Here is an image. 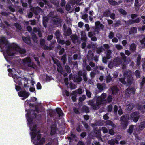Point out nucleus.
<instances>
[{
	"label": "nucleus",
	"instance_id": "nucleus-1",
	"mask_svg": "<svg viewBox=\"0 0 145 145\" xmlns=\"http://www.w3.org/2000/svg\"><path fill=\"white\" fill-rule=\"evenodd\" d=\"M38 111V107H36L35 110L28 111L26 116L28 121V125L31 131L30 135L31 136V141L34 145H42L45 142L44 139V138H41L40 132L37 130L36 125L34 123L32 118H31V116L33 118L36 117V113Z\"/></svg>",
	"mask_w": 145,
	"mask_h": 145
},
{
	"label": "nucleus",
	"instance_id": "nucleus-2",
	"mask_svg": "<svg viewBox=\"0 0 145 145\" xmlns=\"http://www.w3.org/2000/svg\"><path fill=\"white\" fill-rule=\"evenodd\" d=\"M3 47L6 48V50L3 51V54L7 61L10 57L13 55L16 52L22 54L26 52L25 49L20 48L16 44H9L5 38L2 37L0 39V47L2 48Z\"/></svg>",
	"mask_w": 145,
	"mask_h": 145
},
{
	"label": "nucleus",
	"instance_id": "nucleus-3",
	"mask_svg": "<svg viewBox=\"0 0 145 145\" xmlns=\"http://www.w3.org/2000/svg\"><path fill=\"white\" fill-rule=\"evenodd\" d=\"M106 96V95L105 93H103L101 96L98 97L96 102V104L94 103V102L93 100L90 101L88 102V104L92 106L93 109H97L99 108V105H103L105 104L107 102V101L105 98Z\"/></svg>",
	"mask_w": 145,
	"mask_h": 145
},
{
	"label": "nucleus",
	"instance_id": "nucleus-4",
	"mask_svg": "<svg viewBox=\"0 0 145 145\" xmlns=\"http://www.w3.org/2000/svg\"><path fill=\"white\" fill-rule=\"evenodd\" d=\"M120 55L124 62L122 63L121 62V60L120 58H116L112 62H110L109 64L108 65L109 67L112 68L114 67H116L120 64L123 66L125 65V63H126V58L125 54L123 53H121Z\"/></svg>",
	"mask_w": 145,
	"mask_h": 145
},
{
	"label": "nucleus",
	"instance_id": "nucleus-5",
	"mask_svg": "<svg viewBox=\"0 0 145 145\" xmlns=\"http://www.w3.org/2000/svg\"><path fill=\"white\" fill-rule=\"evenodd\" d=\"M124 77L119 79L120 81L124 84H130L133 80L130 71L127 73L126 72L124 74Z\"/></svg>",
	"mask_w": 145,
	"mask_h": 145
},
{
	"label": "nucleus",
	"instance_id": "nucleus-6",
	"mask_svg": "<svg viewBox=\"0 0 145 145\" xmlns=\"http://www.w3.org/2000/svg\"><path fill=\"white\" fill-rule=\"evenodd\" d=\"M8 71L9 72V76H12L13 78L14 82L19 85H20L21 78L18 77L16 74H15L16 71L15 69H8Z\"/></svg>",
	"mask_w": 145,
	"mask_h": 145
},
{
	"label": "nucleus",
	"instance_id": "nucleus-7",
	"mask_svg": "<svg viewBox=\"0 0 145 145\" xmlns=\"http://www.w3.org/2000/svg\"><path fill=\"white\" fill-rule=\"evenodd\" d=\"M22 61V66L24 69L27 67H29L34 69L36 68V66L31 61L29 57L23 59Z\"/></svg>",
	"mask_w": 145,
	"mask_h": 145
},
{
	"label": "nucleus",
	"instance_id": "nucleus-8",
	"mask_svg": "<svg viewBox=\"0 0 145 145\" xmlns=\"http://www.w3.org/2000/svg\"><path fill=\"white\" fill-rule=\"evenodd\" d=\"M129 119L128 115H125L122 116L120 119L121 121V125L123 128L125 129L128 124V120Z\"/></svg>",
	"mask_w": 145,
	"mask_h": 145
},
{
	"label": "nucleus",
	"instance_id": "nucleus-9",
	"mask_svg": "<svg viewBox=\"0 0 145 145\" xmlns=\"http://www.w3.org/2000/svg\"><path fill=\"white\" fill-rule=\"evenodd\" d=\"M18 95L21 98L22 100H24L27 98L29 95V93L26 92L25 90H22L18 93Z\"/></svg>",
	"mask_w": 145,
	"mask_h": 145
},
{
	"label": "nucleus",
	"instance_id": "nucleus-10",
	"mask_svg": "<svg viewBox=\"0 0 145 145\" xmlns=\"http://www.w3.org/2000/svg\"><path fill=\"white\" fill-rule=\"evenodd\" d=\"M139 117V112H135L131 114L130 118L133 120V121L135 122H136L138 121Z\"/></svg>",
	"mask_w": 145,
	"mask_h": 145
},
{
	"label": "nucleus",
	"instance_id": "nucleus-11",
	"mask_svg": "<svg viewBox=\"0 0 145 145\" xmlns=\"http://www.w3.org/2000/svg\"><path fill=\"white\" fill-rule=\"evenodd\" d=\"M95 31L98 32L101 30H102L103 28V25L99 21H97L95 23Z\"/></svg>",
	"mask_w": 145,
	"mask_h": 145
},
{
	"label": "nucleus",
	"instance_id": "nucleus-12",
	"mask_svg": "<svg viewBox=\"0 0 145 145\" xmlns=\"http://www.w3.org/2000/svg\"><path fill=\"white\" fill-rule=\"evenodd\" d=\"M60 33L59 31H57L55 33V35L57 39V41L59 43L61 44H64L65 42L64 40H61L59 38Z\"/></svg>",
	"mask_w": 145,
	"mask_h": 145
},
{
	"label": "nucleus",
	"instance_id": "nucleus-13",
	"mask_svg": "<svg viewBox=\"0 0 145 145\" xmlns=\"http://www.w3.org/2000/svg\"><path fill=\"white\" fill-rule=\"evenodd\" d=\"M45 40L44 39H41L40 41V44L42 46V48L45 50H50L53 48V46H51L50 47H48L44 45L45 43Z\"/></svg>",
	"mask_w": 145,
	"mask_h": 145
},
{
	"label": "nucleus",
	"instance_id": "nucleus-14",
	"mask_svg": "<svg viewBox=\"0 0 145 145\" xmlns=\"http://www.w3.org/2000/svg\"><path fill=\"white\" fill-rule=\"evenodd\" d=\"M111 53V51L110 50H108L107 52L106 57H103V63H106L107 61V59H110L111 57L110 56V54Z\"/></svg>",
	"mask_w": 145,
	"mask_h": 145
},
{
	"label": "nucleus",
	"instance_id": "nucleus-15",
	"mask_svg": "<svg viewBox=\"0 0 145 145\" xmlns=\"http://www.w3.org/2000/svg\"><path fill=\"white\" fill-rule=\"evenodd\" d=\"M54 63L56 64L57 66V69L58 72L60 73H61L63 72V69L61 67L59 61L58 60H56L54 61Z\"/></svg>",
	"mask_w": 145,
	"mask_h": 145
},
{
	"label": "nucleus",
	"instance_id": "nucleus-16",
	"mask_svg": "<svg viewBox=\"0 0 145 145\" xmlns=\"http://www.w3.org/2000/svg\"><path fill=\"white\" fill-rule=\"evenodd\" d=\"M63 26L64 29L65 30L64 33V35L66 36L70 35L72 33V31L71 29L70 28H69L67 30H66V29H65V25H64Z\"/></svg>",
	"mask_w": 145,
	"mask_h": 145
},
{
	"label": "nucleus",
	"instance_id": "nucleus-17",
	"mask_svg": "<svg viewBox=\"0 0 145 145\" xmlns=\"http://www.w3.org/2000/svg\"><path fill=\"white\" fill-rule=\"evenodd\" d=\"M56 125L55 123L51 127V135H54L55 133L56 130Z\"/></svg>",
	"mask_w": 145,
	"mask_h": 145
},
{
	"label": "nucleus",
	"instance_id": "nucleus-18",
	"mask_svg": "<svg viewBox=\"0 0 145 145\" xmlns=\"http://www.w3.org/2000/svg\"><path fill=\"white\" fill-rule=\"evenodd\" d=\"M135 90L133 88H128L126 90L127 93L129 94H133L135 93Z\"/></svg>",
	"mask_w": 145,
	"mask_h": 145
},
{
	"label": "nucleus",
	"instance_id": "nucleus-19",
	"mask_svg": "<svg viewBox=\"0 0 145 145\" xmlns=\"http://www.w3.org/2000/svg\"><path fill=\"white\" fill-rule=\"evenodd\" d=\"M78 75L79 76V77L78 78H74L73 80L74 81L76 82H80L82 80V78L81 77V76L82 75L81 72L79 71L78 73Z\"/></svg>",
	"mask_w": 145,
	"mask_h": 145
},
{
	"label": "nucleus",
	"instance_id": "nucleus-20",
	"mask_svg": "<svg viewBox=\"0 0 145 145\" xmlns=\"http://www.w3.org/2000/svg\"><path fill=\"white\" fill-rule=\"evenodd\" d=\"M136 126L133 125H131L129 127L128 130V132L129 134L132 133L134 130L136 129Z\"/></svg>",
	"mask_w": 145,
	"mask_h": 145
},
{
	"label": "nucleus",
	"instance_id": "nucleus-21",
	"mask_svg": "<svg viewBox=\"0 0 145 145\" xmlns=\"http://www.w3.org/2000/svg\"><path fill=\"white\" fill-rule=\"evenodd\" d=\"M81 39L82 40L84 41H86V37L85 32L83 31L81 32Z\"/></svg>",
	"mask_w": 145,
	"mask_h": 145
},
{
	"label": "nucleus",
	"instance_id": "nucleus-22",
	"mask_svg": "<svg viewBox=\"0 0 145 145\" xmlns=\"http://www.w3.org/2000/svg\"><path fill=\"white\" fill-rule=\"evenodd\" d=\"M61 22V21L60 18H56L54 20L53 23L54 24L57 25L60 24Z\"/></svg>",
	"mask_w": 145,
	"mask_h": 145
},
{
	"label": "nucleus",
	"instance_id": "nucleus-23",
	"mask_svg": "<svg viewBox=\"0 0 145 145\" xmlns=\"http://www.w3.org/2000/svg\"><path fill=\"white\" fill-rule=\"evenodd\" d=\"M56 111L59 115V117L63 116L64 114L61 109L59 108H57L56 109Z\"/></svg>",
	"mask_w": 145,
	"mask_h": 145
},
{
	"label": "nucleus",
	"instance_id": "nucleus-24",
	"mask_svg": "<svg viewBox=\"0 0 145 145\" xmlns=\"http://www.w3.org/2000/svg\"><path fill=\"white\" fill-rule=\"evenodd\" d=\"M22 39L23 41L25 42L27 44H30L31 43L30 39L29 38L24 37H22Z\"/></svg>",
	"mask_w": 145,
	"mask_h": 145
},
{
	"label": "nucleus",
	"instance_id": "nucleus-25",
	"mask_svg": "<svg viewBox=\"0 0 145 145\" xmlns=\"http://www.w3.org/2000/svg\"><path fill=\"white\" fill-rule=\"evenodd\" d=\"M108 143L110 145H114L115 143L118 144V140H111L108 142Z\"/></svg>",
	"mask_w": 145,
	"mask_h": 145
},
{
	"label": "nucleus",
	"instance_id": "nucleus-26",
	"mask_svg": "<svg viewBox=\"0 0 145 145\" xmlns=\"http://www.w3.org/2000/svg\"><path fill=\"white\" fill-rule=\"evenodd\" d=\"M95 134L93 135L96 137H98L100 138L101 135V130H95L94 131Z\"/></svg>",
	"mask_w": 145,
	"mask_h": 145
},
{
	"label": "nucleus",
	"instance_id": "nucleus-27",
	"mask_svg": "<svg viewBox=\"0 0 145 145\" xmlns=\"http://www.w3.org/2000/svg\"><path fill=\"white\" fill-rule=\"evenodd\" d=\"M140 21V19L139 18H137L135 20H131L129 22L128 24H127L129 25L130 24H131L132 23H138Z\"/></svg>",
	"mask_w": 145,
	"mask_h": 145
},
{
	"label": "nucleus",
	"instance_id": "nucleus-28",
	"mask_svg": "<svg viewBox=\"0 0 145 145\" xmlns=\"http://www.w3.org/2000/svg\"><path fill=\"white\" fill-rule=\"evenodd\" d=\"M105 86V84H97V87L100 90H103L104 87Z\"/></svg>",
	"mask_w": 145,
	"mask_h": 145
},
{
	"label": "nucleus",
	"instance_id": "nucleus-29",
	"mask_svg": "<svg viewBox=\"0 0 145 145\" xmlns=\"http://www.w3.org/2000/svg\"><path fill=\"white\" fill-rule=\"evenodd\" d=\"M137 31V29L136 28L133 27L130 29L129 32L130 34H134L136 33Z\"/></svg>",
	"mask_w": 145,
	"mask_h": 145
},
{
	"label": "nucleus",
	"instance_id": "nucleus-30",
	"mask_svg": "<svg viewBox=\"0 0 145 145\" xmlns=\"http://www.w3.org/2000/svg\"><path fill=\"white\" fill-rule=\"evenodd\" d=\"M126 109L127 110L129 111L131 110L133 108V105L131 104H130L127 105L126 106Z\"/></svg>",
	"mask_w": 145,
	"mask_h": 145
},
{
	"label": "nucleus",
	"instance_id": "nucleus-31",
	"mask_svg": "<svg viewBox=\"0 0 145 145\" xmlns=\"http://www.w3.org/2000/svg\"><path fill=\"white\" fill-rule=\"evenodd\" d=\"M76 91H74L72 93V95H73V96L72 97V98L73 101H75L76 100Z\"/></svg>",
	"mask_w": 145,
	"mask_h": 145
},
{
	"label": "nucleus",
	"instance_id": "nucleus-32",
	"mask_svg": "<svg viewBox=\"0 0 145 145\" xmlns=\"http://www.w3.org/2000/svg\"><path fill=\"white\" fill-rule=\"evenodd\" d=\"M112 91L113 94H115L118 91V89L116 86L113 87L112 88Z\"/></svg>",
	"mask_w": 145,
	"mask_h": 145
},
{
	"label": "nucleus",
	"instance_id": "nucleus-33",
	"mask_svg": "<svg viewBox=\"0 0 145 145\" xmlns=\"http://www.w3.org/2000/svg\"><path fill=\"white\" fill-rule=\"evenodd\" d=\"M28 80L26 79L22 80V82H24V86L25 87H29L27 85V84H28Z\"/></svg>",
	"mask_w": 145,
	"mask_h": 145
},
{
	"label": "nucleus",
	"instance_id": "nucleus-34",
	"mask_svg": "<svg viewBox=\"0 0 145 145\" xmlns=\"http://www.w3.org/2000/svg\"><path fill=\"white\" fill-rule=\"evenodd\" d=\"M71 37L74 42H75L76 40H77V36L75 35H72L71 36Z\"/></svg>",
	"mask_w": 145,
	"mask_h": 145
},
{
	"label": "nucleus",
	"instance_id": "nucleus-35",
	"mask_svg": "<svg viewBox=\"0 0 145 145\" xmlns=\"http://www.w3.org/2000/svg\"><path fill=\"white\" fill-rule=\"evenodd\" d=\"M33 39L35 42H37V37H36V35L33 33H32L31 34Z\"/></svg>",
	"mask_w": 145,
	"mask_h": 145
},
{
	"label": "nucleus",
	"instance_id": "nucleus-36",
	"mask_svg": "<svg viewBox=\"0 0 145 145\" xmlns=\"http://www.w3.org/2000/svg\"><path fill=\"white\" fill-rule=\"evenodd\" d=\"M93 56L92 52L91 50L89 51L88 54V58L90 59Z\"/></svg>",
	"mask_w": 145,
	"mask_h": 145
},
{
	"label": "nucleus",
	"instance_id": "nucleus-37",
	"mask_svg": "<svg viewBox=\"0 0 145 145\" xmlns=\"http://www.w3.org/2000/svg\"><path fill=\"white\" fill-rule=\"evenodd\" d=\"M145 127V122H143L141 123L139 125V128L142 129H144Z\"/></svg>",
	"mask_w": 145,
	"mask_h": 145
},
{
	"label": "nucleus",
	"instance_id": "nucleus-38",
	"mask_svg": "<svg viewBox=\"0 0 145 145\" xmlns=\"http://www.w3.org/2000/svg\"><path fill=\"white\" fill-rule=\"evenodd\" d=\"M109 2L110 4L112 5H116L118 4L117 2L114 1V0H109Z\"/></svg>",
	"mask_w": 145,
	"mask_h": 145
},
{
	"label": "nucleus",
	"instance_id": "nucleus-39",
	"mask_svg": "<svg viewBox=\"0 0 145 145\" xmlns=\"http://www.w3.org/2000/svg\"><path fill=\"white\" fill-rule=\"evenodd\" d=\"M106 123L108 125H110L112 127H114V125L113 123L110 120H108L106 121Z\"/></svg>",
	"mask_w": 145,
	"mask_h": 145
},
{
	"label": "nucleus",
	"instance_id": "nucleus-40",
	"mask_svg": "<svg viewBox=\"0 0 145 145\" xmlns=\"http://www.w3.org/2000/svg\"><path fill=\"white\" fill-rule=\"evenodd\" d=\"M135 8L136 10L138 9L139 7H138V0H135Z\"/></svg>",
	"mask_w": 145,
	"mask_h": 145
},
{
	"label": "nucleus",
	"instance_id": "nucleus-41",
	"mask_svg": "<svg viewBox=\"0 0 145 145\" xmlns=\"http://www.w3.org/2000/svg\"><path fill=\"white\" fill-rule=\"evenodd\" d=\"M61 60L63 62L64 64H65L66 60V55H63L61 58Z\"/></svg>",
	"mask_w": 145,
	"mask_h": 145
},
{
	"label": "nucleus",
	"instance_id": "nucleus-42",
	"mask_svg": "<svg viewBox=\"0 0 145 145\" xmlns=\"http://www.w3.org/2000/svg\"><path fill=\"white\" fill-rule=\"evenodd\" d=\"M130 48L132 51H134L135 49V44H132L130 46Z\"/></svg>",
	"mask_w": 145,
	"mask_h": 145
},
{
	"label": "nucleus",
	"instance_id": "nucleus-43",
	"mask_svg": "<svg viewBox=\"0 0 145 145\" xmlns=\"http://www.w3.org/2000/svg\"><path fill=\"white\" fill-rule=\"evenodd\" d=\"M135 74L137 78H138L140 77V72L139 71H136Z\"/></svg>",
	"mask_w": 145,
	"mask_h": 145
},
{
	"label": "nucleus",
	"instance_id": "nucleus-44",
	"mask_svg": "<svg viewBox=\"0 0 145 145\" xmlns=\"http://www.w3.org/2000/svg\"><path fill=\"white\" fill-rule=\"evenodd\" d=\"M48 20V18L47 17H43V24H44V26L45 27H46V25L45 24V22L44 21H47Z\"/></svg>",
	"mask_w": 145,
	"mask_h": 145
},
{
	"label": "nucleus",
	"instance_id": "nucleus-45",
	"mask_svg": "<svg viewBox=\"0 0 145 145\" xmlns=\"http://www.w3.org/2000/svg\"><path fill=\"white\" fill-rule=\"evenodd\" d=\"M110 14V12L109 11H106L104 13V15L105 16H109Z\"/></svg>",
	"mask_w": 145,
	"mask_h": 145
},
{
	"label": "nucleus",
	"instance_id": "nucleus-46",
	"mask_svg": "<svg viewBox=\"0 0 145 145\" xmlns=\"http://www.w3.org/2000/svg\"><path fill=\"white\" fill-rule=\"evenodd\" d=\"M106 79L107 82H109L111 80L112 78L110 75H108L106 77Z\"/></svg>",
	"mask_w": 145,
	"mask_h": 145
},
{
	"label": "nucleus",
	"instance_id": "nucleus-47",
	"mask_svg": "<svg viewBox=\"0 0 145 145\" xmlns=\"http://www.w3.org/2000/svg\"><path fill=\"white\" fill-rule=\"evenodd\" d=\"M70 86L71 89H75L76 88V86L74 84L72 83H70Z\"/></svg>",
	"mask_w": 145,
	"mask_h": 145
},
{
	"label": "nucleus",
	"instance_id": "nucleus-48",
	"mask_svg": "<svg viewBox=\"0 0 145 145\" xmlns=\"http://www.w3.org/2000/svg\"><path fill=\"white\" fill-rule=\"evenodd\" d=\"M86 98L85 95H83L82 97H80L79 99V100L80 101H82L84 100Z\"/></svg>",
	"mask_w": 145,
	"mask_h": 145
},
{
	"label": "nucleus",
	"instance_id": "nucleus-49",
	"mask_svg": "<svg viewBox=\"0 0 145 145\" xmlns=\"http://www.w3.org/2000/svg\"><path fill=\"white\" fill-rule=\"evenodd\" d=\"M115 46L117 49L118 50H120L122 48V46L119 44H116Z\"/></svg>",
	"mask_w": 145,
	"mask_h": 145
},
{
	"label": "nucleus",
	"instance_id": "nucleus-50",
	"mask_svg": "<svg viewBox=\"0 0 145 145\" xmlns=\"http://www.w3.org/2000/svg\"><path fill=\"white\" fill-rule=\"evenodd\" d=\"M114 36V34L112 32H110L109 35V37L110 39H112Z\"/></svg>",
	"mask_w": 145,
	"mask_h": 145
},
{
	"label": "nucleus",
	"instance_id": "nucleus-51",
	"mask_svg": "<svg viewBox=\"0 0 145 145\" xmlns=\"http://www.w3.org/2000/svg\"><path fill=\"white\" fill-rule=\"evenodd\" d=\"M119 12L121 14H126L125 11L122 9H120L119 10Z\"/></svg>",
	"mask_w": 145,
	"mask_h": 145
},
{
	"label": "nucleus",
	"instance_id": "nucleus-52",
	"mask_svg": "<svg viewBox=\"0 0 145 145\" xmlns=\"http://www.w3.org/2000/svg\"><path fill=\"white\" fill-rule=\"evenodd\" d=\"M71 8V6L70 4H67L66 6V10L67 11H69Z\"/></svg>",
	"mask_w": 145,
	"mask_h": 145
},
{
	"label": "nucleus",
	"instance_id": "nucleus-53",
	"mask_svg": "<svg viewBox=\"0 0 145 145\" xmlns=\"http://www.w3.org/2000/svg\"><path fill=\"white\" fill-rule=\"evenodd\" d=\"M86 95L88 97L90 98L91 97V93L88 90H86Z\"/></svg>",
	"mask_w": 145,
	"mask_h": 145
},
{
	"label": "nucleus",
	"instance_id": "nucleus-54",
	"mask_svg": "<svg viewBox=\"0 0 145 145\" xmlns=\"http://www.w3.org/2000/svg\"><path fill=\"white\" fill-rule=\"evenodd\" d=\"M84 25L83 23L82 22H79L78 24V26L82 28Z\"/></svg>",
	"mask_w": 145,
	"mask_h": 145
},
{
	"label": "nucleus",
	"instance_id": "nucleus-55",
	"mask_svg": "<svg viewBox=\"0 0 145 145\" xmlns=\"http://www.w3.org/2000/svg\"><path fill=\"white\" fill-rule=\"evenodd\" d=\"M88 35L89 37L91 38L94 35V33L92 32H89Z\"/></svg>",
	"mask_w": 145,
	"mask_h": 145
},
{
	"label": "nucleus",
	"instance_id": "nucleus-56",
	"mask_svg": "<svg viewBox=\"0 0 145 145\" xmlns=\"http://www.w3.org/2000/svg\"><path fill=\"white\" fill-rule=\"evenodd\" d=\"M112 105H110L108 106L107 108V110L108 112L111 111L112 109Z\"/></svg>",
	"mask_w": 145,
	"mask_h": 145
},
{
	"label": "nucleus",
	"instance_id": "nucleus-57",
	"mask_svg": "<svg viewBox=\"0 0 145 145\" xmlns=\"http://www.w3.org/2000/svg\"><path fill=\"white\" fill-rule=\"evenodd\" d=\"M15 25L17 29H21V27L19 24L16 23L15 24Z\"/></svg>",
	"mask_w": 145,
	"mask_h": 145
},
{
	"label": "nucleus",
	"instance_id": "nucleus-58",
	"mask_svg": "<svg viewBox=\"0 0 145 145\" xmlns=\"http://www.w3.org/2000/svg\"><path fill=\"white\" fill-rule=\"evenodd\" d=\"M37 89H40L41 88V86L40 84L38 82L37 85Z\"/></svg>",
	"mask_w": 145,
	"mask_h": 145
},
{
	"label": "nucleus",
	"instance_id": "nucleus-59",
	"mask_svg": "<svg viewBox=\"0 0 145 145\" xmlns=\"http://www.w3.org/2000/svg\"><path fill=\"white\" fill-rule=\"evenodd\" d=\"M118 113L120 115H121L123 113L122 110L120 107H119V109L118 110Z\"/></svg>",
	"mask_w": 145,
	"mask_h": 145
},
{
	"label": "nucleus",
	"instance_id": "nucleus-60",
	"mask_svg": "<svg viewBox=\"0 0 145 145\" xmlns=\"http://www.w3.org/2000/svg\"><path fill=\"white\" fill-rule=\"evenodd\" d=\"M65 69L66 71L69 73H70L71 72L70 69L69 67L68 66H65Z\"/></svg>",
	"mask_w": 145,
	"mask_h": 145
},
{
	"label": "nucleus",
	"instance_id": "nucleus-61",
	"mask_svg": "<svg viewBox=\"0 0 145 145\" xmlns=\"http://www.w3.org/2000/svg\"><path fill=\"white\" fill-rule=\"evenodd\" d=\"M85 27L87 31L89 30V25L88 24H86L85 25Z\"/></svg>",
	"mask_w": 145,
	"mask_h": 145
},
{
	"label": "nucleus",
	"instance_id": "nucleus-62",
	"mask_svg": "<svg viewBox=\"0 0 145 145\" xmlns=\"http://www.w3.org/2000/svg\"><path fill=\"white\" fill-rule=\"evenodd\" d=\"M112 96L110 95H109L108 98V101L110 102L112 101Z\"/></svg>",
	"mask_w": 145,
	"mask_h": 145
},
{
	"label": "nucleus",
	"instance_id": "nucleus-63",
	"mask_svg": "<svg viewBox=\"0 0 145 145\" xmlns=\"http://www.w3.org/2000/svg\"><path fill=\"white\" fill-rule=\"evenodd\" d=\"M102 48H98L97 49V52L98 53L101 52L102 51Z\"/></svg>",
	"mask_w": 145,
	"mask_h": 145
},
{
	"label": "nucleus",
	"instance_id": "nucleus-64",
	"mask_svg": "<svg viewBox=\"0 0 145 145\" xmlns=\"http://www.w3.org/2000/svg\"><path fill=\"white\" fill-rule=\"evenodd\" d=\"M112 41L113 43H117L118 42V40L116 38L114 37L112 39Z\"/></svg>",
	"mask_w": 145,
	"mask_h": 145
}]
</instances>
